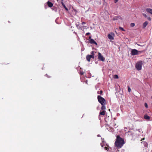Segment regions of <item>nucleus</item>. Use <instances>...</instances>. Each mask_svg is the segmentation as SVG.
<instances>
[{
	"label": "nucleus",
	"instance_id": "nucleus-1",
	"mask_svg": "<svg viewBox=\"0 0 152 152\" xmlns=\"http://www.w3.org/2000/svg\"><path fill=\"white\" fill-rule=\"evenodd\" d=\"M125 143L124 140L119 135L116 136V139L115 142V145L117 148H121Z\"/></svg>",
	"mask_w": 152,
	"mask_h": 152
},
{
	"label": "nucleus",
	"instance_id": "nucleus-2",
	"mask_svg": "<svg viewBox=\"0 0 152 152\" xmlns=\"http://www.w3.org/2000/svg\"><path fill=\"white\" fill-rule=\"evenodd\" d=\"M97 99L98 102L102 105H106V101L104 98L100 96H98Z\"/></svg>",
	"mask_w": 152,
	"mask_h": 152
},
{
	"label": "nucleus",
	"instance_id": "nucleus-3",
	"mask_svg": "<svg viewBox=\"0 0 152 152\" xmlns=\"http://www.w3.org/2000/svg\"><path fill=\"white\" fill-rule=\"evenodd\" d=\"M142 66V61H141L137 62L136 63L135 66L136 68L138 70H140L141 69Z\"/></svg>",
	"mask_w": 152,
	"mask_h": 152
},
{
	"label": "nucleus",
	"instance_id": "nucleus-4",
	"mask_svg": "<svg viewBox=\"0 0 152 152\" xmlns=\"http://www.w3.org/2000/svg\"><path fill=\"white\" fill-rule=\"evenodd\" d=\"M139 51L135 49H132L131 51L132 55L134 56L137 55L138 54Z\"/></svg>",
	"mask_w": 152,
	"mask_h": 152
},
{
	"label": "nucleus",
	"instance_id": "nucleus-5",
	"mask_svg": "<svg viewBox=\"0 0 152 152\" xmlns=\"http://www.w3.org/2000/svg\"><path fill=\"white\" fill-rule=\"evenodd\" d=\"M114 34L113 33H111L107 35L108 38L110 40H113L114 39Z\"/></svg>",
	"mask_w": 152,
	"mask_h": 152
},
{
	"label": "nucleus",
	"instance_id": "nucleus-6",
	"mask_svg": "<svg viewBox=\"0 0 152 152\" xmlns=\"http://www.w3.org/2000/svg\"><path fill=\"white\" fill-rule=\"evenodd\" d=\"M98 59L99 60L102 61H104V58L102 56L101 53H98Z\"/></svg>",
	"mask_w": 152,
	"mask_h": 152
},
{
	"label": "nucleus",
	"instance_id": "nucleus-7",
	"mask_svg": "<svg viewBox=\"0 0 152 152\" xmlns=\"http://www.w3.org/2000/svg\"><path fill=\"white\" fill-rule=\"evenodd\" d=\"M112 120V118L111 117H110L108 116V117H107L105 119V121L107 123H111Z\"/></svg>",
	"mask_w": 152,
	"mask_h": 152
},
{
	"label": "nucleus",
	"instance_id": "nucleus-8",
	"mask_svg": "<svg viewBox=\"0 0 152 152\" xmlns=\"http://www.w3.org/2000/svg\"><path fill=\"white\" fill-rule=\"evenodd\" d=\"M89 42L91 44H94L96 45H97V43L93 39H91V40L89 41Z\"/></svg>",
	"mask_w": 152,
	"mask_h": 152
},
{
	"label": "nucleus",
	"instance_id": "nucleus-9",
	"mask_svg": "<svg viewBox=\"0 0 152 152\" xmlns=\"http://www.w3.org/2000/svg\"><path fill=\"white\" fill-rule=\"evenodd\" d=\"M91 55H88L91 58L94 59V51H92L91 52Z\"/></svg>",
	"mask_w": 152,
	"mask_h": 152
},
{
	"label": "nucleus",
	"instance_id": "nucleus-10",
	"mask_svg": "<svg viewBox=\"0 0 152 152\" xmlns=\"http://www.w3.org/2000/svg\"><path fill=\"white\" fill-rule=\"evenodd\" d=\"M144 118L146 120H149L150 118V117L147 115L145 114L144 116Z\"/></svg>",
	"mask_w": 152,
	"mask_h": 152
},
{
	"label": "nucleus",
	"instance_id": "nucleus-11",
	"mask_svg": "<svg viewBox=\"0 0 152 152\" xmlns=\"http://www.w3.org/2000/svg\"><path fill=\"white\" fill-rule=\"evenodd\" d=\"M47 3L49 7H51L53 6V4L52 2L49 1L47 2Z\"/></svg>",
	"mask_w": 152,
	"mask_h": 152
},
{
	"label": "nucleus",
	"instance_id": "nucleus-12",
	"mask_svg": "<svg viewBox=\"0 0 152 152\" xmlns=\"http://www.w3.org/2000/svg\"><path fill=\"white\" fill-rule=\"evenodd\" d=\"M146 11L152 15V9L150 8H147L146 10Z\"/></svg>",
	"mask_w": 152,
	"mask_h": 152
},
{
	"label": "nucleus",
	"instance_id": "nucleus-13",
	"mask_svg": "<svg viewBox=\"0 0 152 152\" xmlns=\"http://www.w3.org/2000/svg\"><path fill=\"white\" fill-rule=\"evenodd\" d=\"M148 24L147 21L145 22L143 24V28H145Z\"/></svg>",
	"mask_w": 152,
	"mask_h": 152
},
{
	"label": "nucleus",
	"instance_id": "nucleus-14",
	"mask_svg": "<svg viewBox=\"0 0 152 152\" xmlns=\"http://www.w3.org/2000/svg\"><path fill=\"white\" fill-rule=\"evenodd\" d=\"M61 4H62V5L63 6V7H64V8L65 9L66 11H68V8L66 7V6H65V5L64 4V3L63 2H61Z\"/></svg>",
	"mask_w": 152,
	"mask_h": 152
},
{
	"label": "nucleus",
	"instance_id": "nucleus-15",
	"mask_svg": "<svg viewBox=\"0 0 152 152\" xmlns=\"http://www.w3.org/2000/svg\"><path fill=\"white\" fill-rule=\"evenodd\" d=\"M105 113L104 111H102V112H100L99 113L100 115H105Z\"/></svg>",
	"mask_w": 152,
	"mask_h": 152
},
{
	"label": "nucleus",
	"instance_id": "nucleus-16",
	"mask_svg": "<svg viewBox=\"0 0 152 152\" xmlns=\"http://www.w3.org/2000/svg\"><path fill=\"white\" fill-rule=\"evenodd\" d=\"M105 105H102V106L101 107V109L102 110H103V111H104L106 109Z\"/></svg>",
	"mask_w": 152,
	"mask_h": 152
},
{
	"label": "nucleus",
	"instance_id": "nucleus-17",
	"mask_svg": "<svg viewBox=\"0 0 152 152\" xmlns=\"http://www.w3.org/2000/svg\"><path fill=\"white\" fill-rule=\"evenodd\" d=\"M143 143L144 146L145 147L147 148L148 145L147 143L146 142H144Z\"/></svg>",
	"mask_w": 152,
	"mask_h": 152
},
{
	"label": "nucleus",
	"instance_id": "nucleus-18",
	"mask_svg": "<svg viewBox=\"0 0 152 152\" xmlns=\"http://www.w3.org/2000/svg\"><path fill=\"white\" fill-rule=\"evenodd\" d=\"M86 59L88 61V62H89L90 61V59H91V58H90V57L88 55L86 57Z\"/></svg>",
	"mask_w": 152,
	"mask_h": 152
},
{
	"label": "nucleus",
	"instance_id": "nucleus-19",
	"mask_svg": "<svg viewBox=\"0 0 152 152\" xmlns=\"http://www.w3.org/2000/svg\"><path fill=\"white\" fill-rule=\"evenodd\" d=\"M114 78H116V79H118V76L117 75H114V77H113Z\"/></svg>",
	"mask_w": 152,
	"mask_h": 152
},
{
	"label": "nucleus",
	"instance_id": "nucleus-20",
	"mask_svg": "<svg viewBox=\"0 0 152 152\" xmlns=\"http://www.w3.org/2000/svg\"><path fill=\"white\" fill-rule=\"evenodd\" d=\"M135 26V24L134 23H131L130 24V26L131 27H133Z\"/></svg>",
	"mask_w": 152,
	"mask_h": 152
},
{
	"label": "nucleus",
	"instance_id": "nucleus-21",
	"mask_svg": "<svg viewBox=\"0 0 152 152\" xmlns=\"http://www.w3.org/2000/svg\"><path fill=\"white\" fill-rule=\"evenodd\" d=\"M76 27L78 28H79L80 27V26H79V23H77L76 24Z\"/></svg>",
	"mask_w": 152,
	"mask_h": 152
},
{
	"label": "nucleus",
	"instance_id": "nucleus-22",
	"mask_svg": "<svg viewBox=\"0 0 152 152\" xmlns=\"http://www.w3.org/2000/svg\"><path fill=\"white\" fill-rule=\"evenodd\" d=\"M102 92H103V91L102 90H101L100 91H98L97 92V94H102Z\"/></svg>",
	"mask_w": 152,
	"mask_h": 152
},
{
	"label": "nucleus",
	"instance_id": "nucleus-23",
	"mask_svg": "<svg viewBox=\"0 0 152 152\" xmlns=\"http://www.w3.org/2000/svg\"><path fill=\"white\" fill-rule=\"evenodd\" d=\"M119 29H120L121 30H122V31H125V30L122 27H119Z\"/></svg>",
	"mask_w": 152,
	"mask_h": 152
},
{
	"label": "nucleus",
	"instance_id": "nucleus-24",
	"mask_svg": "<svg viewBox=\"0 0 152 152\" xmlns=\"http://www.w3.org/2000/svg\"><path fill=\"white\" fill-rule=\"evenodd\" d=\"M131 91V89L129 87V86L128 87V91H129V92H130Z\"/></svg>",
	"mask_w": 152,
	"mask_h": 152
},
{
	"label": "nucleus",
	"instance_id": "nucleus-25",
	"mask_svg": "<svg viewBox=\"0 0 152 152\" xmlns=\"http://www.w3.org/2000/svg\"><path fill=\"white\" fill-rule=\"evenodd\" d=\"M143 15L145 18L147 17V16L145 14L143 13Z\"/></svg>",
	"mask_w": 152,
	"mask_h": 152
},
{
	"label": "nucleus",
	"instance_id": "nucleus-26",
	"mask_svg": "<svg viewBox=\"0 0 152 152\" xmlns=\"http://www.w3.org/2000/svg\"><path fill=\"white\" fill-rule=\"evenodd\" d=\"M118 17L116 16L115 17V18H114L113 19V20H117L118 19Z\"/></svg>",
	"mask_w": 152,
	"mask_h": 152
},
{
	"label": "nucleus",
	"instance_id": "nucleus-27",
	"mask_svg": "<svg viewBox=\"0 0 152 152\" xmlns=\"http://www.w3.org/2000/svg\"><path fill=\"white\" fill-rule=\"evenodd\" d=\"M145 106L146 108L148 107V104L146 103H145Z\"/></svg>",
	"mask_w": 152,
	"mask_h": 152
},
{
	"label": "nucleus",
	"instance_id": "nucleus-28",
	"mask_svg": "<svg viewBox=\"0 0 152 152\" xmlns=\"http://www.w3.org/2000/svg\"><path fill=\"white\" fill-rule=\"evenodd\" d=\"M147 19L149 20V21H151V18L150 17H147Z\"/></svg>",
	"mask_w": 152,
	"mask_h": 152
},
{
	"label": "nucleus",
	"instance_id": "nucleus-29",
	"mask_svg": "<svg viewBox=\"0 0 152 152\" xmlns=\"http://www.w3.org/2000/svg\"><path fill=\"white\" fill-rule=\"evenodd\" d=\"M104 149L105 150H107V151H108V148L107 147H105L104 148Z\"/></svg>",
	"mask_w": 152,
	"mask_h": 152
},
{
	"label": "nucleus",
	"instance_id": "nucleus-30",
	"mask_svg": "<svg viewBox=\"0 0 152 152\" xmlns=\"http://www.w3.org/2000/svg\"><path fill=\"white\" fill-rule=\"evenodd\" d=\"M46 76H47L48 78H50L51 77L50 76H49L48 74H46L45 75Z\"/></svg>",
	"mask_w": 152,
	"mask_h": 152
},
{
	"label": "nucleus",
	"instance_id": "nucleus-31",
	"mask_svg": "<svg viewBox=\"0 0 152 152\" xmlns=\"http://www.w3.org/2000/svg\"><path fill=\"white\" fill-rule=\"evenodd\" d=\"M91 39H92L91 38V36H89V39H88V40L89 41H90L91 40Z\"/></svg>",
	"mask_w": 152,
	"mask_h": 152
},
{
	"label": "nucleus",
	"instance_id": "nucleus-32",
	"mask_svg": "<svg viewBox=\"0 0 152 152\" xmlns=\"http://www.w3.org/2000/svg\"><path fill=\"white\" fill-rule=\"evenodd\" d=\"M118 1V0H115L114 1L115 3H116Z\"/></svg>",
	"mask_w": 152,
	"mask_h": 152
},
{
	"label": "nucleus",
	"instance_id": "nucleus-33",
	"mask_svg": "<svg viewBox=\"0 0 152 152\" xmlns=\"http://www.w3.org/2000/svg\"><path fill=\"white\" fill-rule=\"evenodd\" d=\"M84 72H80V74L81 75H83V74Z\"/></svg>",
	"mask_w": 152,
	"mask_h": 152
},
{
	"label": "nucleus",
	"instance_id": "nucleus-34",
	"mask_svg": "<svg viewBox=\"0 0 152 152\" xmlns=\"http://www.w3.org/2000/svg\"><path fill=\"white\" fill-rule=\"evenodd\" d=\"M90 34V33L89 32L87 33L86 34V35H89Z\"/></svg>",
	"mask_w": 152,
	"mask_h": 152
},
{
	"label": "nucleus",
	"instance_id": "nucleus-35",
	"mask_svg": "<svg viewBox=\"0 0 152 152\" xmlns=\"http://www.w3.org/2000/svg\"><path fill=\"white\" fill-rule=\"evenodd\" d=\"M86 24V23L85 22H83L82 23V25H83V24Z\"/></svg>",
	"mask_w": 152,
	"mask_h": 152
},
{
	"label": "nucleus",
	"instance_id": "nucleus-36",
	"mask_svg": "<svg viewBox=\"0 0 152 152\" xmlns=\"http://www.w3.org/2000/svg\"><path fill=\"white\" fill-rule=\"evenodd\" d=\"M137 45L138 46H142H142H144V45H140V44H137Z\"/></svg>",
	"mask_w": 152,
	"mask_h": 152
},
{
	"label": "nucleus",
	"instance_id": "nucleus-37",
	"mask_svg": "<svg viewBox=\"0 0 152 152\" xmlns=\"http://www.w3.org/2000/svg\"><path fill=\"white\" fill-rule=\"evenodd\" d=\"M97 136L98 137H101V136H100V134H98V135H97Z\"/></svg>",
	"mask_w": 152,
	"mask_h": 152
},
{
	"label": "nucleus",
	"instance_id": "nucleus-38",
	"mask_svg": "<svg viewBox=\"0 0 152 152\" xmlns=\"http://www.w3.org/2000/svg\"><path fill=\"white\" fill-rule=\"evenodd\" d=\"M86 84H88V81L87 80H86Z\"/></svg>",
	"mask_w": 152,
	"mask_h": 152
},
{
	"label": "nucleus",
	"instance_id": "nucleus-39",
	"mask_svg": "<svg viewBox=\"0 0 152 152\" xmlns=\"http://www.w3.org/2000/svg\"><path fill=\"white\" fill-rule=\"evenodd\" d=\"M101 146H102V147H103V145H102V143H101Z\"/></svg>",
	"mask_w": 152,
	"mask_h": 152
},
{
	"label": "nucleus",
	"instance_id": "nucleus-40",
	"mask_svg": "<svg viewBox=\"0 0 152 152\" xmlns=\"http://www.w3.org/2000/svg\"><path fill=\"white\" fill-rule=\"evenodd\" d=\"M144 140V138H143L142 139V140Z\"/></svg>",
	"mask_w": 152,
	"mask_h": 152
},
{
	"label": "nucleus",
	"instance_id": "nucleus-41",
	"mask_svg": "<svg viewBox=\"0 0 152 152\" xmlns=\"http://www.w3.org/2000/svg\"><path fill=\"white\" fill-rule=\"evenodd\" d=\"M139 130V132H140V129H139V130Z\"/></svg>",
	"mask_w": 152,
	"mask_h": 152
},
{
	"label": "nucleus",
	"instance_id": "nucleus-42",
	"mask_svg": "<svg viewBox=\"0 0 152 152\" xmlns=\"http://www.w3.org/2000/svg\"><path fill=\"white\" fill-rule=\"evenodd\" d=\"M109 111H110V109H109Z\"/></svg>",
	"mask_w": 152,
	"mask_h": 152
},
{
	"label": "nucleus",
	"instance_id": "nucleus-43",
	"mask_svg": "<svg viewBox=\"0 0 152 152\" xmlns=\"http://www.w3.org/2000/svg\"><path fill=\"white\" fill-rule=\"evenodd\" d=\"M151 98L152 99V96H151Z\"/></svg>",
	"mask_w": 152,
	"mask_h": 152
}]
</instances>
